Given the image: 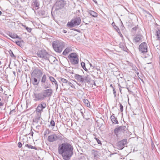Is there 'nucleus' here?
Instances as JSON below:
<instances>
[{
  "mask_svg": "<svg viewBox=\"0 0 160 160\" xmlns=\"http://www.w3.org/2000/svg\"><path fill=\"white\" fill-rule=\"evenodd\" d=\"M73 148L72 144L68 142L60 144L58 147V153L65 160H69L73 154Z\"/></svg>",
  "mask_w": 160,
  "mask_h": 160,
  "instance_id": "1",
  "label": "nucleus"
},
{
  "mask_svg": "<svg viewBox=\"0 0 160 160\" xmlns=\"http://www.w3.org/2000/svg\"><path fill=\"white\" fill-rule=\"evenodd\" d=\"M43 74L42 68H35L31 74V81L32 83L34 85H38L43 75Z\"/></svg>",
  "mask_w": 160,
  "mask_h": 160,
  "instance_id": "2",
  "label": "nucleus"
},
{
  "mask_svg": "<svg viewBox=\"0 0 160 160\" xmlns=\"http://www.w3.org/2000/svg\"><path fill=\"white\" fill-rule=\"evenodd\" d=\"M74 78L77 81L80 83V84H78L79 86L81 84H84L86 82L89 83L91 81V78L89 75L86 76L83 75H81L77 74H75L74 76Z\"/></svg>",
  "mask_w": 160,
  "mask_h": 160,
  "instance_id": "3",
  "label": "nucleus"
},
{
  "mask_svg": "<svg viewBox=\"0 0 160 160\" xmlns=\"http://www.w3.org/2000/svg\"><path fill=\"white\" fill-rule=\"evenodd\" d=\"M52 46L54 51L60 53L62 51L65 46V43L61 41L57 40L53 42Z\"/></svg>",
  "mask_w": 160,
  "mask_h": 160,
  "instance_id": "4",
  "label": "nucleus"
},
{
  "mask_svg": "<svg viewBox=\"0 0 160 160\" xmlns=\"http://www.w3.org/2000/svg\"><path fill=\"white\" fill-rule=\"evenodd\" d=\"M37 55L38 57L42 58V59L49 61L50 57L51 56L44 49H42L38 51L37 53Z\"/></svg>",
  "mask_w": 160,
  "mask_h": 160,
  "instance_id": "5",
  "label": "nucleus"
},
{
  "mask_svg": "<svg viewBox=\"0 0 160 160\" xmlns=\"http://www.w3.org/2000/svg\"><path fill=\"white\" fill-rule=\"evenodd\" d=\"M71 63L73 65H76L79 62L78 56L76 53L73 52L70 53L68 56Z\"/></svg>",
  "mask_w": 160,
  "mask_h": 160,
  "instance_id": "6",
  "label": "nucleus"
},
{
  "mask_svg": "<svg viewBox=\"0 0 160 160\" xmlns=\"http://www.w3.org/2000/svg\"><path fill=\"white\" fill-rule=\"evenodd\" d=\"M41 85L45 89L50 88L51 85L50 82L47 80L46 75L44 74L40 80Z\"/></svg>",
  "mask_w": 160,
  "mask_h": 160,
  "instance_id": "7",
  "label": "nucleus"
},
{
  "mask_svg": "<svg viewBox=\"0 0 160 160\" xmlns=\"http://www.w3.org/2000/svg\"><path fill=\"white\" fill-rule=\"evenodd\" d=\"M127 130V128L125 126H119L118 125L114 129V132L116 136H118L119 133H124V132L126 131Z\"/></svg>",
  "mask_w": 160,
  "mask_h": 160,
  "instance_id": "8",
  "label": "nucleus"
},
{
  "mask_svg": "<svg viewBox=\"0 0 160 160\" xmlns=\"http://www.w3.org/2000/svg\"><path fill=\"white\" fill-rule=\"evenodd\" d=\"M42 92L34 93L32 96L33 100L35 101H41L44 100L45 98Z\"/></svg>",
  "mask_w": 160,
  "mask_h": 160,
  "instance_id": "9",
  "label": "nucleus"
},
{
  "mask_svg": "<svg viewBox=\"0 0 160 160\" xmlns=\"http://www.w3.org/2000/svg\"><path fill=\"white\" fill-rule=\"evenodd\" d=\"M65 4V2L63 0H58L56 2L54 6L56 10H58L64 7Z\"/></svg>",
  "mask_w": 160,
  "mask_h": 160,
  "instance_id": "10",
  "label": "nucleus"
},
{
  "mask_svg": "<svg viewBox=\"0 0 160 160\" xmlns=\"http://www.w3.org/2000/svg\"><path fill=\"white\" fill-rule=\"evenodd\" d=\"M127 143V139H124L118 142L116 144V148L118 149L122 150L125 147Z\"/></svg>",
  "mask_w": 160,
  "mask_h": 160,
  "instance_id": "11",
  "label": "nucleus"
},
{
  "mask_svg": "<svg viewBox=\"0 0 160 160\" xmlns=\"http://www.w3.org/2000/svg\"><path fill=\"white\" fill-rule=\"evenodd\" d=\"M46 106L45 102H42L37 106L36 110V113H41L43 111V109H44Z\"/></svg>",
  "mask_w": 160,
  "mask_h": 160,
  "instance_id": "12",
  "label": "nucleus"
},
{
  "mask_svg": "<svg viewBox=\"0 0 160 160\" xmlns=\"http://www.w3.org/2000/svg\"><path fill=\"white\" fill-rule=\"evenodd\" d=\"M147 43L145 42H143L139 45V50L142 53H145L147 52Z\"/></svg>",
  "mask_w": 160,
  "mask_h": 160,
  "instance_id": "13",
  "label": "nucleus"
},
{
  "mask_svg": "<svg viewBox=\"0 0 160 160\" xmlns=\"http://www.w3.org/2000/svg\"><path fill=\"white\" fill-rule=\"evenodd\" d=\"M53 92V90L49 88L44 90L42 93L45 98L47 97H50L51 96Z\"/></svg>",
  "mask_w": 160,
  "mask_h": 160,
  "instance_id": "14",
  "label": "nucleus"
},
{
  "mask_svg": "<svg viewBox=\"0 0 160 160\" xmlns=\"http://www.w3.org/2000/svg\"><path fill=\"white\" fill-rule=\"evenodd\" d=\"M58 136L56 134H54L49 136L48 140L50 142H53L58 140Z\"/></svg>",
  "mask_w": 160,
  "mask_h": 160,
  "instance_id": "15",
  "label": "nucleus"
},
{
  "mask_svg": "<svg viewBox=\"0 0 160 160\" xmlns=\"http://www.w3.org/2000/svg\"><path fill=\"white\" fill-rule=\"evenodd\" d=\"M72 20L75 26L79 25L81 22V18L80 17H77L75 18L72 19Z\"/></svg>",
  "mask_w": 160,
  "mask_h": 160,
  "instance_id": "16",
  "label": "nucleus"
},
{
  "mask_svg": "<svg viewBox=\"0 0 160 160\" xmlns=\"http://www.w3.org/2000/svg\"><path fill=\"white\" fill-rule=\"evenodd\" d=\"M39 3L37 0H34L32 3V7L37 10L39 8Z\"/></svg>",
  "mask_w": 160,
  "mask_h": 160,
  "instance_id": "17",
  "label": "nucleus"
},
{
  "mask_svg": "<svg viewBox=\"0 0 160 160\" xmlns=\"http://www.w3.org/2000/svg\"><path fill=\"white\" fill-rule=\"evenodd\" d=\"M142 36L140 34H137L133 39V42L135 43H137L140 41L142 39Z\"/></svg>",
  "mask_w": 160,
  "mask_h": 160,
  "instance_id": "18",
  "label": "nucleus"
},
{
  "mask_svg": "<svg viewBox=\"0 0 160 160\" xmlns=\"http://www.w3.org/2000/svg\"><path fill=\"white\" fill-rule=\"evenodd\" d=\"M41 116V113H36V115L33 119V122L35 123H38V122L40 120Z\"/></svg>",
  "mask_w": 160,
  "mask_h": 160,
  "instance_id": "19",
  "label": "nucleus"
},
{
  "mask_svg": "<svg viewBox=\"0 0 160 160\" xmlns=\"http://www.w3.org/2000/svg\"><path fill=\"white\" fill-rule=\"evenodd\" d=\"M63 86L65 87L66 88H69L70 87L73 88L74 87L73 84L67 80L66 82L64 84H62Z\"/></svg>",
  "mask_w": 160,
  "mask_h": 160,
  "instance_id": "20",
  "label": "nucleus"
},
{
  "mask_svg": "<svg viewBox=\"0 0 160 160\" xmlns=\"http://www.w3.org/2000/svg\"><path fill=\"white\" fill-rule=\"evenodd\" d=\"M92 155L93 157L95 159H97L99 157L98 155V151L93 150L92 151Z\"/></svg>",
  "mask_w": 160,
  "mask_h": 160,
  "instance_id": "21",
  "label": "nucleus"
},
{
  "mask_svg": "<svg viewBox=\"0 0 160 160\" xmlns=\"http://www.w3.org/2000/svg\"><path fill=\"white\" fill-rule=\"evenodd\" d=\"M72 51V49L70 47L67 48L63 51L62 54L65 56L67 55L70 52Z\"/></svg>",
  "mask_w": 160,
  "mask_h": 160,
  "instance_id": "22",
  "label": "nucleus"
},
{
  "mask_svg": "<svg viewBox=\"0 0 160 160\" xmlns=\"http://www.w3.org/2000/svg\"><path fill=\"white\" fill-rule=\"evenodd\" d=\"M8 35L10 36V37H11L13 39H15V38H19V39H21V38H19V37L18 36V35L15 34L14 33H12L11 32H9L8 33Z\"/></svg>",
  "mask_w": 160,
  "mask_h": 160,
  "instance_id": "23",
  "label": "nucleus"
},
{
  "mask_svg": "<svg viewBox=\"0 0 160 160\" xmlns=\"http://www.w3.org/2000/svg\"><path fill=\"white\" fill-rule=\"evenodd\" d=\"M88 12L91 16L93 17L96 18L98 16V13L93 11L88 10Z\"/></svg>",
  "mask_w": 160,
  "mask_h": 160,
  "instance_id": "24",
  "label": "nucleus"
},
{
  "mask_svg": "<svg viewBox=\"0 0 160 160\" xmlns=\"http://www.w3.org/2000/svg\"><path fill=\"white\" fill-rule=\"evenodd\" d=\"M110 118L113 123L118 124L119 122L117 120V119L114 116L112 115L111 116Z\"/></svg>",
  "mask_w": 160,
  "mask_h": 160,
  "instance_id": "25",
  "label": "nucleus"
},
{
  "mask_svg": "<svg viewBox=\"0 0 160 160\" xmlns=\"http://www.w3.org/2000/svg\"><path fill=\"white\" fill-rule=\"evenodd\" d=\"M139 30L138 25L135 26V27L133 28L131 30V32L133 34H135L136 33V31L137 30Z\"/></svg>",
  "mask_w": 160,
  "mask_h": 160,
  "instance_id": "26",
  "label": "nucleus"
},
{
  "mask_svg": "<svg viewBox=\"0 0 160 160\" xmlns=\"http://www.w3.org/2000/svg\"><path fill=\"white\" fill-rule=\"evenodd\" d=\"M83 102L85 105L87 107H90V102L86 99H84L83 100Z\"/></svg>",
  "mask_w": 160,
  "mask_h": 160,
  "instance_id": "27",
  "label": "nucleus"
},
{
  "mask_svg": "<svg viewBox=\"0 0 160 160\" xmlns=\"http://www.w3.org/2000/svg\"><path fill=\"white\" fill-rule=\"evenodd\" d=\"M67 26L69 28H72L75 26L72 20H71L70 22H68L67 24Z\"/></svg>",
  "mask_w": 160,
  "mask_h": 160,
  "instance_id": "28",
  "label": "nucleus"
},
{
  "mask_svg": "<svg viewBox=\"0 0 160 160\" xmlns=\"http://www.w3.org/2000/svg\"><path fill=\"white\" fill-rule=\"evenodd\" d=\"M112 25L113 26L114 28L117 31V32L118 33H120V31L119 28H118V27H117V26H116L115 24V23L113 22L112 23Z\"/></svg>",
  "mask_w": 160,
  "mask_h": 160,
  "instance_id": "29",
  "label": "nucleus"
},
{
  "mask_svg": "<svg viewBox=\"0 0 160 160\" xmlns=\"http://www.w3.org/2000/svg\"><path fill=\"white\" fill-rule=\"evenodd\" d=\"M47 12L44 10H41L39 12V15L40 16L45 17L46 15Z\"/></svg>",
  "mask_w": 160,
  "mask_h": 160,
  "instance_id": "30",
  "label": "nucleus"
},
{
  "mask_svg": "<svg viewBox=\"0 0 160 160\" xmlns=\"http://www.w3.org/2000/svg\"><path fill=\"white\" fill-rule=\"evenodd\" d=\"M81 67H82V68L84 70H85L87 72H88V69H87V68H86L85 66V64L84 62H81Z\"/></svg>",
  "mask_w": 160,
  "mask_h": 160,
  "instance_id": "31",
  "label": "nucleus"
},
{
  "mask_svg": "<svg viewBox=\"0 0 160 160\" xmlns=\"http://www.w3.org/2000/svg\"><path fill=\"white\" fill-rule=\"evenodd\" d=\"M156 35L157 37V39L160 40V29H158L156 31Z\"/></svg>",
  "mask_w": 160,
  "mask_h": 160,
  "instance_id": "32",
  "label": "nucleus"
},
{
  "mask_svg": "<svg viewBox=\"0 0 160 160\" xmlns=\"http://www.w3.org/2000/svg\"><path fill=\"white\" fill-rule=\"evenodd\" d=\"M25 146L28 148H31V149H33L35 150L37 149L35 148V147L32 146L30 145L27 144H26Z\"/></svg>",
  "mask_w": 160,
  "mask_h": 160,
  "instance_id": "33",
  "label": "nucleus"
},
{
  "mask_svg": "<svg viewBox=\"0 0 160 160\" xmlns=\"http://www.w3.org/2000/svg\"><path fill=\"white\" fill-rule=\"evenodd\" d=\"M16 44L18 46L21 47L22 46V42H23V41H15Z\"/></svg>",
  "mask_w": 160,
  "mask_h": 160,
  "instance_id": "34",
  "label": "nucleus"
},
{
  "mask_svg": "<svg viewBox=\"0 0 160 160\" xmlns=\"http://www.w3.org/2000/svg\"><path fill=\"white\" fill-rule=\"evenodd\" d=\"M22 26L26 29L27 30L28 32H31L32 30L31 28H28V27H27L26 25H22Z\"/></svg>",
  "mask_w": 160,
  "mask_h": 160,
  "instance_id": "35",
  "label": "nucleus"
},
{
  "mask_svg": "<svg viewBox=\"0 0 160 160\" xmlns=\"http://www.w3.org/2000/svg\"><path fill=\"white\" fill-rule=\"evenodd\" d=\"M9 53L10 55V56L12 57H13L14 58H16V57L15 55L13 54L12 51L11 50H10L9 51Z\"/></svg>",
  "mask_w": 160,
  "mask_h": 160,
  "instance_id": "36",
  "label": "nucleus"
},
{
  "mask_svg": "<svg viewBox=\"0 0 160 160\" xmlns=\"http://www.w3.org/2000/svg\"><path fill=\"white\" fill-rule=\"evenodd\" d=\"M49 79H50V80L54 83L56 81H57L55 79V78L52 76H50L49 77Z\"/></svg>",
  "mask_w": 160,
  "mask_h": 160,
  "instance_id": "37",
  "label": "nucleus"
},
{
  "mask_svg": "<svg viewBox=\"0 0 160 160\" xmlns=\"http://www.w3.org/2000/svg\"><path fill=\"white\" fill-rule=\"evenodd\" d=\"M119 47L122 48L123 50L125 51L126 47L122 43H121L119 44Z\"/></svg>",
  "mask_w": 160,
  "mask_h": 160,
  "instance_id": "38",
  "label": "nucleus"
},
{
  "mask_svg": "<svg viewBox=\"0 0 160 160\" xmlns=\"http://www.w3.org/2000/svg\"><path fill=\"white\" fill-rule=\"evenodd\" d=\"M60 80L61 82L62 83V84H64L65 82H66L67 80L63 78H61L60 79Z\"/></svg>",
  "mask_w": 160,
  "mask_h": 160,
  "instance_id": "39",
  "label": "nucleus"
},
{
  "mask_svg": "<svg viewBox=\"0 0 160 160\" xmlns=\"http://www.w3.org/2000/svg\"><path fill=\"white\" fill-rule=\"evenodd\" d=\"M92 67L93 69L97 70L98 71H99L100 72H101V71L99 67H98L95 66H92Z\"/></svg>",
  "mask_w": 160,
  "mask_h": 160,
  "instance_id": "40",
  "label": "nucleus"
},
{
  "mask_svg": "<svg viewBox=\"0 0 160 160\" xmlns=\"http://www.w3.org/2000/svg\"><path fill=\"white\" fill-rule=\"evenodd\" d=\"M50 125L52 127L54 126H55V123L54 121L53 120H52L50 121Z\"/></svg>",
  "mask_w": 160,
  "mask_h": 160,
  "instance_id": "41",
  "label": "nucleus"
},
{
  "mask_svg": "<svg viewBox=\"0 0 160 160\" xmlns=\"http://www.w3.org/2000/svg\"><path fill=\"white\" fill-rule=\"evenodd\" d=\"M94 138L97 141V143L99 144H100V145H101L102 144V143H101V142L99 140V139H98V138H96V137H95Z\"/></svg>",
  "mask_w": 160,
  "mask_h": 160,
  "instance_id": "42",
  "label": "nucleus"
},
{
  "mask_svg": "<svg viewBox=\"0 0 160 160\" xmlns=\"http://www.w3.org/2000/svg\"><path fill=\"white\" fill-rule=\"evenodd\" d=\"M119 105H120V111L121 112H122L123 111V106L122 105V104L120 103H119Z\"/></svg>",
  "mask_w": 160,
  "mask_h": 160,
  "instance_id": "43",
  "label": "nucleus"
},
{
  "mask_svg": "<svg viewBox=\"0 0 160 160\" xmlns=\"http://www.w3.org/2000/svg\"><path fill=\"white\" fill-rule=\"evenodd\" d=\"M4 105V103L2 102V99L0 97V107Z\"/></svg>",
  "mask_w": 160,
  "mask_h": 160,
  "instance_id": "44",
  "label": "nucleus"
},
{
  "mask_svg": "<svg viewBox=\"0 0 160 160\" xmlns=\"http://www.w3.org/2000/svg\"><path fill=\"white\" fill-rule=\"evenodd\" d=\"M15 112V109H13L10 111V114H11L12 113H14Z\"/></svg>",
  "mask_w": 160,
  "mask_h": 160,
  "instance_id": "45",
  "label": "nucleus"
},
{
  "mask_svg": "<svg viewBox=\"0 0 160 160\" xmlns=\"http://www.w3.org/2000/svg\"><path fill=\"white\" fill-rule=\"evenodd\" d=\"M22 143L21 142H19L18 143V147L19 148H20L22 147Z\"/></svg>",
  "mask_w": 160,
  "mask_h": 160,
  "instance_id": "46",
  "label": "nucleus"
},
{
  "mask_svg": "<svg viewBox=\"0 0 160 160\" xmlns=\"http://www.w3.org/2000/svg\"><path fill=\"white\" fill-rule=\"evenodd\" d=\"M80 112L81 113L82 116L84 118V113L83 111H82V109H81L80 110Z\"/></svg>",
  "mask_w": 160,
  "mask_h": 160,
  "instance_id": "47",
  "label": "nucleus"
},
{
  "mask_svg": "<svg viewBox=\"0 0 160 160\" xmlns=\"http://www.w3.org/2000/svg\"><path fill=\"white\" fill-rule=\"evenodd\" d=\"M113 94L114 95L115 97L116 96V92L114 88L113 89Z\"/></svg>",
  "mask_w": 160,
  "mask_h": 160,
  "instance_id": "48",
  "label": "nucleus"
},
{
  "mask_svg": "<svg viewBox=\"0 0 160 160\" xmlns=\"http://www.w3.org/2000/svg\"><path fill=\"white\" fill-rule=\"evenodd\" d=\"M79 160H85V158L84 156H83L82 157H81Z\"/></svg>",
  "mask_w": 160,
  "mask_h": 160,
  "instance_id": "49",
  "label": "nucleus"
},
{
  "mask_svg": "<svg viewBox=\"0 0 160 160\" xmlns=\"http://www.w3.org/2000/svg\"><path fill=\"white\" fill-rule=\"evenodd\" d=\"M118 86H119V87H120V88H119V90H120V92L121 93H122V92H121V91H122V89H121V87L120 86V85L119 84H118Z\"/></svg>",
  "mask_w": 160,
  "mask_h": 160,
  "instance_id": "50",
  "label": "nucleus"
},
{
  "mask_svg": "<svg viewBox=\"0 0 160 160\" xmlns=\"http://www.w3.org/2000/svg\"><path fill=\"white\" fill-rule=\"evenodd\" d=\"M40 127V126L39 125H37V126H36V129H38Z\"/></svg>",
  "mask_w": 160,
  "mask_h": 160,
  "instance_id": "51",
  "label": "nucleus"
},
{
  "mask_svg": "<svg viewBox=\"0 0 160 160\" xmlns=\"http://www.w3.org/2000/svg\"><path fill=\"white\" fill-rule=\"evenodd\" d=\"M146 12L148 14H149V15L152 16V15H151V14L149 13V12L148 11H146Z\"/></svg>",
  "mask_w": 160,
  "mask_h": 160,
  "instance_id": "52",
  "label": "nucleus"
},
{
  "mask_svg": "<svg viewBox=\"0 0 160 160\" xmlns=\"http://www.w3.org/2000/svg\"><path fill=\"white\" fill-rule=\"evenodd\" d=\"M63 32L64 33H66L67 32V31L66 30H63Z\"/></svg>",
  "mask_w": 160,
  "mask_h": 160,
  "instance_id": "53",
  "label": "nucleus"
},
{
  "mask_svg": "<svg viewBox=\"0 0 160 160\" xmlns=\"http://www.w3.org/2000/svg\"><path fill=\"white\" fill-rule=\"evenodd\" d=\"M110 87H112V89H113V88H114L113 87V86L112 85V84H111L110 85Z\"/></svg>",
  "mask_w": 160,
  "mask_h": 160,
  "instance_id": "54",
  "label": "nucleus"
},
{
  "mask_svg": "<svg viewBox=\"0 0 160 160\" xmlns=\"http://www.w3.org/2000/svg\"><path fill=\"white\" fill-rule=\"evenodd\" d=\"M55 85V87H56V89H57L58 88V85Z\"/></svg>",
  "mask_w": 160,
  "mask_h": 160,
  "instance_id": "55",
  "label": "nucleus"
},
{
  "mask_svg": "<svg viewBox=\"0 0 160 160\" xmlns=\"http://www.w3.org/2000/svg\"><path fill=\"white\" fill-rule=\"evenodd\" d=\"M54 83L55 85H58L57 82V81H56V82H54Z\"/></svg>",
  "mask_w": 160,
  "mask_h": 160,
  "instance_id": "56",
  "label": "nucleus"
},
{
  "mask_svg": "<svg viewBox=\"0 0 160 160\" xmlns=\"http://www.w3.org/2000/svg\"><path fill=\"white\" fill-rule=\"evenodd\" d=\"M31 131L32 132V136H33V132H32V129L31 130Z\"/></svg>",
  "mask_w": 160,
  "mask_h": 160,
  "instance_id": "57",
  "label": "nucleus"
},
{
  "mask_svg": "<svg viewBox=\"0 0 160 160\" xmlns=\"http://www.w3.org/2000/svg\"><path fill=\"white\" fill-rule=\"evenodd\" d=\"M73 30H74V31H78V30L76 29H73Z\"/></svg>",
  "mask_w": 160,
  "mask_h": 160,
  "instance_id": "58",
  "label": "nucleus"
},
{
  "mask_svg": "<svg viewBox=\"0 0 160 160\" xmlns=\"http://www.w3.org/2000/svg\"><path fill=\"white\" fill-rule=\"evenodd\" d=\"M13 73L14 75L15 76L16 75V72L15 71L13 72Z\"/></svg>",
  "mask_w": 160,
  "mask_h": 160,
  "instance_id": "59",
  "label": "nucleus"
},
{
  "mask_svg": "<svg viewBox=\"0 0 160 160\" xmlns=\"http://www.w3.org/2000/svg\"><path fill=\"white\" fill-rule=\"evenodd\" d=\"M93 85H94L95 86H96V83L95 82H94Z\"/></svg>",
  "mask_w": 160,
  "mask_h": 160,
  "instance_id": "60",
  "label": "nucleus"
},
{
  "mask_svg": "<svg viewBox=\"0 0 160 160\" xmlns=\"http://www.w3.org/2000/svg\"><path fill=\"white\" fill-rule=\"evenodd\" d=\"M127 88V89L128 90V91H130V90H129V88Z\"/></svg>",
  "mask_w": 160,
  "mask_h": 160,
  "instance_id": "61",
  "label": "nucleus"
},
{
  "mask_svg": "<svg viewBox=\"0 0 160 160\" xmlns=\"http://www.w3.org/2000/svg\"><path fill=\"white\" fill-rule=\"evenodd\" d=\"M90 65L91 67H92L93 66H92V64L91 63H90Z\"/></svg>",
  "mask_w": 160,
  "mask_h": 160,
  "instance_id": "62",
  "label": "nucleus"
},
{
  "mask_svg": "<svg viewBox=\"0 0 160 160\" xmlns=\"http://www.w3.org/2000/svg\"><path fill=\"white\" fill-rule=\"evenodd\" d=\"M2 12L1 11H0V15H1L2 14Z\"/></svg>",
  "mask_w": 160,
  "mask_h": 160,
  "instance_id": "63",
  "label": "nucleus"
},
{
  "mask_svg": "<svg viewBox=\"0 0 160 160\" xmlns=\"http://www.w3.org/2000/svg\"><path fill=\"white\" fill-rule=\"evenodd\" d=\"M42 122H40V124H42Z\"/></svg>",
  "mask_w": 160,
  "mask_h": 160,
  "instance_id": "64",
  "label": "nucleus"
}]
</instances>
